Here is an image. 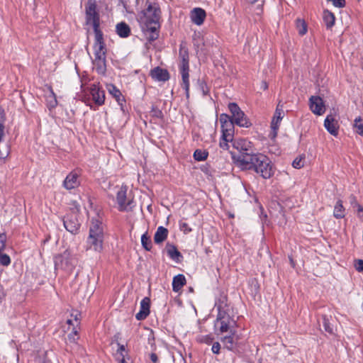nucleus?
<instances>
[{
    "instance_id": "f257e3e1",
    "label": "nucleus",
    "mask_w": 363,
    "mask_h": 363,
    "mask_svg": "<svg viewBox=\"0 0 363 363\" xmlns=\"http://www.w3.org/2000/svg\"><path fill=\"white\" fill-rule=\"evenodd\" d=\"M235 162L242 170H253L264 179L273 176L274 169L269 159L262 154L244 152L238 157L233 156Z\"/></svg>"
},
{
    "instance_id": "f03ea898",
    "label": "nucleus",
    "mask_w": 363,
    "mask_h": 363,
    "mask_svg": "<svg viewBox=\"0 0 363 363\" xmlns=\"http://www.w3.org/2000/svg\"><path fill=\"white\" fill-rule=\"evenodd\" d=\"M145 8L138 15V20L142 28L147 33H149L147 39L149 41H154L157 39L159 34L157 32L160 28V9L155 2L150 0H145Z\"/></svg>"
},
{
    "instance_id": "7ed1b4c3",
    "label": "nucleus",
    "mask_w": 363,
    "mask_h": 363,
    "mask_svg": "<svg viewBox=\"0 0 363 363\" xmlns=\"http://www.w3.org/2000/svg\"><path fill=\"white\" fill-rule=\"evenodd\" d=\"M104 235V225L101 221L93 218L91 220L89 234L86 240L88 248L101 252L103 249Z\"/></svg>"
},
{
    "instance_id": "20e7f679",
    "label": "nucleus",
    "mask_w": 363,
    "mask_h": 363,
    "mask_svg": "<svg viewBox=\"0 0 363 363\" xmlns=\"http://www.w3.org/2000/svg\"><path fill=\"white\" fill-rule=\"evenodd\" d=\"M54 262L56 270L60 269L71 273L77 265L78 259L70 250H66L62 253L55 256Z\"/></svg>"
},
{
    "instance_id": "39448f33",
    "label": "nucleus",
    "mask_w": 363,
    "mask_h": 363,
    "mask_svg": "<svg viewBox=\"0 0 363 363\" xmlns=\"http://www.w3.org/2000/svg\"><path fill=\"white\" fill-rule=\"evenodd\" d=\"M85 23L93 27L100 26V14L96 0H87L85 4Z\"/></svg>"
},
{
    "instance_id": "423d86ee",
    "label": "nucleus",
    "mask_w": 363,
    "mask_h": 363,
    "mask_svg": "<svg viewBox=\"0 0 363 363\" xmlns=\"http://www.w3.org/2000/svg\"><path fill=\"white\" fill-rule=\"evenodd\" d=\"M228 108L232 115L230 118L236 125L246 128L251 125V123L246 118L244 112L240 108L237 104L230 103L228 104Z\"/></svg>"
},
{
    "instance_id": "0eeeda50",
    "label": "nucleus",
    "mask_w": 363,
    "mask_h": 363,
    "mask_svg": "<svg viewBox=\"0 0 363 363\" xmlns=\"http://www.w3.org/2000/svg\"><path fill=\"white\" fill-rule=\"evenodd\" d=\"M235 321L227 314L225 311H219L216 320L215 322V327H219L220 333H223L233 329Z\"/></svg>"
},
{
    "instance_id": "6e6552de",
    "label": "nucleus",
    "mask_w": 363,
    "mask_h": 363,
    "mask_svg": "<svg viewBox=\"0 0 363 363\" xmlns=\"http://www.w3.org/2000/svg\"><path fill=\"white\" fill-rule=\"evenodd\" d=\"M118 209L121 211H128L133 208V199L127 196V186H121L116 196Z\"/></svg>"
},
{
    "instance_id": "1a4fd4ad",
    "label": "nucleus",
    "mask_w": 363,
    "mask_h": 363,
    "mask_svg": "<svg viewBox=\"0 0 363 363\" xmlns=\"http://www.w3.org/2000/svg\"><path fill=\"white\" fill-rule=\"evenodd\" d=\"M219 121L221 125L222 135L227 138H233L234 136V124L230 116L226 113H222L220 116Z\"/></svg>"
},
{
    "instance_id": "9d476101",
    "label": "nucleus",
    "mask_w": 363,
    "mask_h": 363,
    "mask_svg": "<svg viewBox=\"0 0 363 363\" xmlns=\"http://www.w3.org/2000/svg\"><path fill=\"white\" fill-rule=\"evenodd\" d=\"M309 106L311 111L315 115L321 116L325 112L323 100L320 96H312L309 99Z\"/></svg>"
},
{
    "instance_id": "9b49d317",
    "label": "nucleus",
    "mask_w": 363,
    "mask_h": 363,
    "mask_svg": "<svg viewBox=\"0 0 363 363\" xmlns=\"http://www.w3.org/2000/svg\"><path fill=\"white\" fill-rule=\"evenodd\" d=\"M90 94L92 96V99L96 104L101 106L104 104L105 94L103 90L101 89L99 84H93L90 86Z\"/></svg>"
},
{
    "instance_id": "f8f14e48",
    "label": "nucleus",
    "mask_w": 363,
    "mask_h": 363,
    "mask_svg": "<svg viewBox=\"0 0 363 363\" xmlns=\"http://www.w3.org/2000/svg\"><path fill=\"white\" fill-rule=\"evenodd\" d=\"M79 185V174L75 171L69 173L63 182V186L67 190L75 189Z\"/></svg>"
},
{
    "instance_id": "ddd939ff",
    "label": "nucleus",
    "mask_w": 363,
    "mask_h": 363,
    "mask_svg": "<svg viewBox=\"0 0 363 363\" xmlns=\"http://www.w3.org/2000/svg\"><path fill=\"white\" fill-rule=\"evenodd\" d=\"M63 223L65 229L72 234H77L78 233L80 224L75 215L65 217L63 220Z\"/></svg>"
},
{
    "instance_id": "4468645a",
    "label": "nucleus",
    "mask_w": 363,
    "mask_h": 363,
    "mask_svg": "<svg viewBox=\"0 0 363 363\" xmlns=\"http://www.w3.org/2000/svg\"><path fill=\"white\" fill-rule=\"evenodd\" d=\"M117 346L114 357L118 363H130V357L125 345L117 342Z\"/></svg>"
},
{
    "instance_id": "2eb2a0df",
    "label": "nucleus",
    "mask_w": 363,
    "mask_h": 363,
    "mask_svg": "<svg viewBox=\"0 0 363 363\" xmlns=\"http://www.w3.org/2000/svg\"><path fill=\"white\" fill-rule=\"evenodd\" d=\"M325 129L333 135L336 136L338 134V123L335 117L330 114L328 115L324 121Z\"/></svg>"
},
{
    "instance_id": "dca6fc26",
    "label": "nucleus",
    "mask_w": 363,
    "mask_h": 363,
    "mask_svg": "<svg viewBox=\"0 0 363 363\" xmlns=\"http://www.w3.org/2000/svg\"><path fill=\"white\" fill-rule=\"evenodd\" d=\"M230 334L223 337L220 340L225 349L233 351L237 346L238 338L235 337V330H230Z\"/></svg>"
},
{
    "instance_id": "f3484780",
    "label": "nucleus",
    "mask_w": 363,
    "mask_h": 363,
    "mask_svg": "<svg viewBox=\"0 0 363 363\" xmlns=\"http://www.w3.org/2000/svg\"><path fill=\"white\" fill-rule=\"evenodd\" d=\"M150 300L147 297H145L140 302V310L135 315V318L138 320H142L145 319L147 315L150 314Z\"/></svg>"
},
{
    "instance_id": "a211bd4d",
    "label": "nucleus",
    "mask_w": 363,
    "mask_h": 363,
    "mask_svg": "<svg viewBox=\"0 0 363 363\" xmlns=\"http://www.w3.org/2000/svg\"><path fill=\"white\" fill-rule=\"evenodd\" d=\"M150 76L157 81L166 82L169 79V74L167 69L157 67L151 70Z\"/></svg>"
},
{
    "instance_id": "6ab92c4d",
    "label": "nucleus",
    "mask_w": 363,
    "mask_h": 363,
    "mask_svg": "<svg viewBox=\"0 0 363 363\" xmlns=\"http://www.w3.org/2000/svg\"><path fill=\"white\" fill-rule=\"evenodd\" d=\"M206 16V11L201 8H195L191 11V18L192 22L198 26L203 24Z\"/></svg>"
},
{
    "instance_id": "aec40b11",
    "label": "nucleus",
    "mask_w": 363,
    "mask_h": 363,
    "mask_svg": "<svg viewBox=\"0 0 363 363\" xmlns=\"http://www.w3.org/2000/svg\"><path fill=\"white\" fill-rule=\"evenodd\" d=\"M232 145L240 151V154L239 155L244 154V152H250L251 143L245 139L233 140Z\"/></svg>"
},
{
    "instance_id": "412c9836",
    "label": "nucleus",
    "mask_w": 363,
    "mask_h": 363,
    "mask_svg": "<svg viewBox=\"0 0 363 363\" xmlns=\"http://www.w3.org/2000/svg\"><path fill=\"white\" fill-rule=\"evenodd\" d=\"M180 73L182 74V86L185 90L186 98L189 97V67H179Z\"/></svg>"
},
{
    "instance_id": "4be33fe9",
    "label": "nucleus",
    "mask_w": 363,
    "mask_h": 363,
    "mask_svg": "<svg viewBox=\"0 0 363 363\" xmlns=\"http://www.w3.org/2000/svg\"><path fill=\"white\" fill-rule=\"evenodd\" d=\"M284 116V111L282 108V106H281L279 104L277 105V107L275 111L274 116L272 121V128L273 131L274 132V135H276V131L279 128V123L282 119Z\"/></svg>"
},
{
    "instance_id": "5701e85b",
    "label": "nucleus",
    "mask_w": 363,
    "mask_h": 363,
    "mask_svg": "<svg viewBox=\"0 0 363 363\" xmlns=\"http://www.w3.org/2000/svg\"><path fill=\"white\" fill-rule=\"evenodd\" d=\"M179 57L180 60L179 67H188L189 57L188 49L183 44L180 45Z\"/></svg>"
},
{
    "instance_id": "b1692460",
    "label": "nucleus",
    "mask_w": 363,
    "mask_h": 363,
    "mask_svg": "<svg viewBox=\"0 0 363 363\" xmlns=\"http://www.w3.org/2000/svg\"><path fill=\"white\" fill-rule=\"evenodd\" d=\"M93 65L98 74H105L106 70V57H94Z\"/></svg>"
},
{
    "instance_id": "393cba45",
    "label": "nucleus",
    "mask_w": 363,
    "mask_h": 363,
    "mask_svg": "<svg viewBox=\"0 0 363 363\" xmlns=\"http://www.w3.org/2000/svg\"><path fill=\"white\" fill-rule=\"evenodd\" d=\"M168 235V230L163 226H160L157 228L155 235H154V241L157 244L162 243L164 241Z\"/></svg>"
},
{
    "instance_id": "a878e982",
    "label": "nucleus",
    "mask_w": 363,
    "mask_h": 363,
    "mask_svg": "<svg viewBox=\"0 0 363 363\" xmlns=\"http://www.w3.org/2000/svg\"><path fill=\"white\" fill-rule=\"evenodd\" d=\"M186 284V278L183 274H178L173 278L172 289L178 292Z\"/></svg>"
},
{
    "instance_id": "bb28decb",
    "label": "nucleus",
    "mask_w": 363,
    "mask_h": 363,
    "mask_svg": "<svg viewBox=\"0 0 363 363\" xmlns=\"http://www.w3.org/2000/svg\"><path fill=\"white\" fill-rule=\"evenodd\" d=\"M107 89L110 94H111L118 103L122 106L123 102H124V99L122 96L121 92L118 89L116 88L113 84H108Z\"/></svg>"
},
{
    "instance_id": "cd10ccee",
    "label": "nucleus",
    "mask_w": 363,
    "mask_h": 363,
    "mask_svg": "<svg viewBox=\"0 0 363 363\" xmlns=\"http://www.w3.org/2000/svg\"><path fill=\"white\" fill-rule=\"evenodd\" d=\"M117 34L121 38H127L130 33L129 26L125 22H121L116 26Z\"/></svg>"
},
{
    "instance_id": "c85d7f7f",
    "label": "nucleus",
    "mask_w": 363,
    "mask_h": 363,
    "mask_svg": "<svg viewBox=\"0 0 363 363\" xmlns=\"http://www.w3.org/2000/svg\"><path fill=\"white\" fill-rule=\"evenodd\" d=\"M167 252L169 257L176 261L177 262H179L181 261V258H182V255L177 249V247L173 245H167Z\"/></svg>"
},
{
    "instance_id": "c756f323",
    "label": "nucleus",
    "mask_w": 363,
    "mask_h": 363,
    "mask_svg": "<svg viewBox=\"0 0 363 363\" xmlns=\"http://www.w3.org/2000/svg\"><path fill=\"white\" fill-rule=\"evenodd\" d=\"M4 136V125L0 123V142ZM9 154V147L4 145L2 149H0V162L4 160Z\"/></svg>"
},
{
    "instance_id": "7c9ffc66",
    "label": "nucleus",
    "mask_w": 363,
    "mask_h": 363,
    "mask_svg": "<svg viewBox=\"0 0 363 363\" xmlns=\"http://www.w3.org/2000/svg\"><path fill=\"white\" fill-rule=\"evenodd\" d=\"M333 216L335 218L339 219L342 218L345 216V208L342 205V201L338 200L334 207Z\"/></svg>"
},
{
    "instance_id": "2f4dec72",
    "label": "nucleus",
    "mask_w": 363,
    "mask_h": 363,
    "mask_svg": "<svg viewBox=\"0 0 363 363\" xmlns=\"http://www.w3.org/2000/svg\"><path fill=\"white\" fill-rule=\"evenodd\" d=\"M323 21L326 25L327 28H331L335 24V15L332 12L325 10L323 12Z\"/></svg>"
},
{
    "instance_id": "473e14b6",
    "label": "nucleus",
    "mask_w": 363,
    "mask_h": 363,
    "mask_svg": "<svg viewBox=\"0 0 363 363\" xmlns=\"http://www.w3.org/2000/svg\"><path fill=\"white\" fill-rule=\"evenodd\" d=\"M106 48L104 43H94V57H106Z\"/></svg>"
},
{
    "instance_id": "72a5a7b5",
    "label": "nucleus",
    "mask_w": 363,
    "mask_h": 363,
    "mask_svg": "<svg viewBox=\"0 0 363 363\" xmlns=\"http://www.w3.org/2000/svg\"><path fill=\"white\" fill-rule=\"evenodd\" d=\"M141 244L147 251H150L152 248V241L147 232L141 236Z\"/></svg>"
},
{
    "instance_id": "f704fd0d",
    "label": "nucleus",
    "mask_w": 363,
    "mask_h": 363,
    "mask_svg": "<svg viewBox=\"0 0 363 363\" xmlns=\"http://www.w3.org/2000/svg\"><path fill=\"white\" fill-rule=\"evenodd\" d=\"M208 155V152L197 149L194 153V158L196 161H204L206 160Z\"/></svg>"
},
{
    "instance_id": "c9c22d12",
    "label": "nucleus",
    "mask_w": 363,
    "mask_h": 363,
    "mask_svg": "<svg viewBox=\"0 0 363 363\" xmlns=\"http://www.w3.org/2000/svg\"><path fill=\"white\" fill-rule=\"evenodd\" d=\"M354 128H355L357 133L363 136V119L361 117H357L355 118Z\"/></svg>"
},
{
    "instance_id": "e433bc0d",
    "label": "nucleus",
    "mask_w": 363,
    "mask_h": 363,
    "mask_svg": "<svg viewBox=\"0 0 363 363\" xmlns=\"http://www.w3.org/2000/svg\"><path fill=\"white\" fill-rule=\"evenodd\" d=\"M233 139V138L228 139V138L224 137V135H222L221 140L219 143L220 147L222 148L223 150H229L230 143L232 144Z\"/></svg>"
},
{
    "instance_id": "4c0bfd02",
    "label": "nucleus",
    "mask_w": 363,
    "mask_h": 363,
    "mask_svg": "<svg viewBox=\"0 0 363 363\" xmlns=\"http://www.w3.org/2000/svg\"><path fill=\"white\" fill-rule=\"evenodd\" d=\"M93 28L95 34L94 43H104L103 33L101 31L99 26L93 27Z\"/></svg>"
},
{
    "instance_id": "58836bf2",
    "label": "nucleus",
    "mask_w": 363,
    "mask_h": 363,
    "mask_svg": "<svg viewBox=\"0 0 363 363\" xmlns=\"http://www.w3.org/2000/svg\"><path fill=\"white\" fill-rule=\"evenodd\" d=\"M213 337L212 335H200L197 337V340L201 343H205L206 345L212 344L213 341Z\"/></svg>"
},
{
    "instance_id": "ea45409f",
    "label": "nucleus",
    "mask_w": 363,
    "mask_h": 363,
    "mask_svg": "<svg viewBox=\"0 0 363 363\" xmlns=\"http://www.w3.org/2000/svg\"><path fill=\"white\" fill-rule=\"evenodd\" d=\"M305 157L299 156L294 159L292 162V166L296 169H301L304 166Z\"/></svg>"
},
{
    "instance_id": "a19ab883",
    "label": "nucleus",
    "mask_w": 363,
    "mask_h": 363,
    "mask_svg": "<svg viewBox=\"0 0 363 363\" xmlns=\"http://www.w3.org/2000/svg\"><path fill=\"white\" fill-rule=\"evenodd\" d=\"M297 27L299 28L298 33L303 35L307 32V28L305 22L303 20L298 19L296 21Z\"/></svg>"
},
{
    "instance_id": "79ce46f5",
    "label": "nucleus",
    "mask_w": 363,
    "mask_h": 363,
    "mask_svg": "<svg viewBox=\"0 0 363 363\" xmlns=\"http://www.w3.org/2000/svg\"><path fill=\"white\" fill-rule=\"evenodd\" d=\"M323 325L324 329L326 332L329 333L330 334L333 333V329L330 326L329 320L325 315L323 316Z\"/></svg>"
},
{
    "instance_id": "37998d69",
    "label": "nucleus",
    "mask_w": 363,
    "mask_h": 363,
    "mask_svg": "<svg viewBox=\"0 0 363 363\" xmlns=\"http://www.w3.org/2000/svg\"><path fill=\"white\" fill-rule=\"evenodd\" d=\"M11 263V259L6 254L0 252V264L3 266H8Z\"/></svg>"
},
{
    "instance_id": "c03bdc74",
    "label": "nucleus",
    "mask_w": 363,
    "mask_h": 363,
    "mask_svg": "<svg viewBox=\"0 0 363 363\" xmlns=\"http://www.w3.org/2000/svg\"><path fill=\"white\" fill-rule=\"evenodd\" d=\"M78 338V332L75 328H73V330L68 335V339L70 342H74Z\"/></svg>"
},
{
    "instance_id": "a18cd8bd",
    "label": "nucleus",
    "mask_w": 363,
    "mask_h": 363,
    "mask_svg": "<svg viewBox=\"0 0 363 363\" xmlns=\"http://www.w3.org/2000/svg\"><path fill=\"white\" fill-rule=\"evenodd\" d=\"M331 1L335 7L343 8L345 6V0H327Z\"/></svg>"
},
{
    "instance_id": "49530a36",
    "label": "nucleus",
    "mask_w": 363,
    "mask_h": 363,
    "mask_svg": "<svg viewBox=\"0 0 363 363\" xmlns=\"http://www.w3.org/2000/svg\"><path fill=\"white\" fill-rule=\"evenodd\" d=\"M179 226L181 230H182L186 234L191 231V228H189L188 223H180Z\"/></svg>"
},
{
    "instance_id": "de8ad7c7",
    "label": "nucleus",
    "mask_w": 363,
    "mask_h": 363,
    "mask_svg": "<svg viewBox=\"0 0 363 363\" xmlns=\"http://www.w3.org/2000/svg\"><path fill=\"white\" fill-rule=\"evenodd\" d=\"M6 237L4 234H0V252H1L6 246Z\"/></svg>"
},
{
    "instance_id": "09e8293b",
    "label": "nucleus",
    "mask_w": 363,
    "mask_h": 363,
    "mask_svg": "<svg viewBox=\"0 0 363 363\" xmlns=\"http://www.w3.org/2000/svg\"><path fill=\"white\" fill-rule=\"evenodd\" d=\"M220 345L218 342H213L211 348L212 352L218 354L220 353Z\"/></svg>"
},
{
    "instance_id": "8fccbe9b",
    "label": "nucleus",
    "mask_w": 363,
    "mask_h": 363,
    "mask_svg": "<svg viewBox=\"0 0 363 363\" xmlns=\"http://www.w3.org/2000/svg\"><path fill=\"white\" fill-rule=\"evenodd\" d=\"M354 267L357 271L358 272H363V260L362 259H357L355 262Z\"/></svg>"
},
{
    "instance_id": "3c124183",
    "label": "nucleus",
    "mask_w": 363,
    "mask_h": 363,
    "mask_svg": "<svg viewBox=\"0 0 363 363\" xmlns=\"http://www.w3.org/2000/svg\"><path fill=\"white\" fill-rule=\"evenodd\" d=\"M350 202L351 206L354 208H357L358 207V206H360V204L357 202L356 197L353 195H351L350 196Z\"/></svg>"
},
{
    "instance_id": "603ef678",
    "label": "nucleus",
    "mask_w": 363,
    "mask_h": 363,
    "mask_svg": "<svg viewBox=\"0 0 363 363\" xmlns=\"http://www.w3.org/2000/svg\"><path fill=\"white\" fill-rule=\"evenodd\" d=\"M357 216L362 220H363V207L360 205V206H358V207L357 208Z\"/></svg>"
},
{
    "instance_id": "864d4df0",
    "label": "nucleus",
    "mask_w": 363,
    "mask_h": 363,
    "mask_svg": "<svg viewBox=\"0 0 363 363\" xmlns=\"http://www.w3.org/2000/svg\"><path fill=\"white\" fill-rule=\"evenodd\" d=\"M150 359L153 363H157L158 362V358L155 353H152L150 354Z\"/></svg>"
},
{
    "instance_id": "5fc2aeb1",
    "label": "nucleus",
    "mask_w": 363,
    "mask_h": 363,
    "mask_svg": "<svg viewBox=\"0 0 363 363\" xmlns=\"http://www.w3.org/2000/svg\"><path fill=\"white\" fill-rule=\"evenodd\" d=\"M262 86L264 90H266L268 88V85L266 82H262Z\"/></svg>"
},
{
    "instance_id": "6e6d98bb",
    "label": "nucleus",
    "mask_w": 363,
    "mask_h": 363,
    "mask_svg": "<svg viewBox=\"0 0 363 363\" xmlns=\"http://www.w3.org/2000/svg\"><path fill=\"white\" fill-rule=\"evenodd\" d=\"M3 296H4L3 289H2V286L0 285V300L3 298Z\"/></svg>"
},
{
    "instance_id": "4d7b16f0",
    "label": "nucleus",
    "mask_w": 363,
    "mask_h": 363,
    "mask_svg": "<svg viewBox=\"0 0 363 363\" xmlns=\"http://www.w3.org/2000/svg\"><path fill=\"white\" fill-rule=\"evenodd\" d=\"M148 340L150 341V342L151 343V345H152V341L154 340V338L153 337H152V339H150V337L148 338Z\"/></svg>"
},
{
    "instance_id": "13d9d810",
    "label": "nucleus",
    "mask_w": 363,
    "mask_h": 363,
    "mask_svg": "<svg viewBox=\"0 0 363 363\" xmlns=\"http://www.w3.org/2000/svg\"><path fill=\"white\" fill-rule=\"evenodd\" d=\"M67 322V323H68L69 325H71V324H72V320H68Z\"/></svg>"
},
{
    "instance_id": "bf43d9fd",
    "label": "nucleus",
    "mask_w": 363,
    "mask_h": 363,
    "mask_svg": "<svg viewBox=\"0 0 363 363\" xmlns=\"http://www.w3.org/2000/svg\"><path fill=\"white\" fill-rule=\"evenodd\" d=\"M257 0H251L252 4H255Z\"/></svg>"
},
{
    "instance_id": "052dcab7",
    "label": "nucleus",
    "mask_w": 363,
    "mask_h": 363,
    "mask_svg": "<svg viewBox=\"0 0 363 363\" xmlns=\"http://www.w3.org/2000/svg\"><path fill=\"white\" fill-rule=\"evenodd\" d=\"M43 363H51L50 361H44Z\"/></svg>"
},
{
    "instance_id": "680f3d73",
    "label": "nucleus",
    "mask_w": 363,
    "mask_h": 363,
    "mask_svg": "<svg viewBox=\"0 0 363 363\" xmlns=\"http://www.w3.org/2000/svg\"><path fill=\"white\" fill-rule=\"evenodd\" d=\"M203 91L204 94H207V92H206L205 91Z\"/></svg>"
},
{
    "instance_id": "e2e57ef3",
    "label": "nucleus",
    "mask_w": 363,
    "mask_h": 363,
    "mask_svg": "<svg viewBox=\"0 0 363 363\" xmlns=\"http://www.w3.org/2000/svg\"><path fill=\"white\" fill-rule=\"evenodd\" d=\"M362 311H363V302H362Z\"/></svg>"
},
{
    "instance_id": "0e129e2a",
    "label": "nucleus",
    "mask_w": 363,
    "mask_h": 363,
    "mask_svg": "<svg viewBox=\"0 0 363 363\" xmlns=\"http://www.w3.org/2000/svg\"><path fill=\"white\" fill-rule=\"evenodd\" d=\"M136 1H137L138 4L140 0H136Z\"/></svg>"
}]
</instances>
